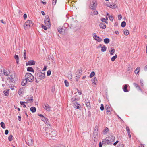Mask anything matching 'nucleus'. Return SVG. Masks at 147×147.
Here are the masks:
<instances>
[{
  "mask_svg": "<svg viewBox=\"0 0 147 147\" xmlns=\"http://www.w3.org/2000/svg\"><path fill=\"white\" fill-rule=\"evenodd\" d=\"M101 20L102 22H105V23L107 24L108 22L106 20V19L104 18H102L101 19Z\"/></svg>",
  "mask_w": 147,
  "mask_h": 147,
  "instance_id": "obj_47",
  "label": "nucleus"
},
{
  "mask_svg": "<svg viewBox=\"0 0 147 147\" xmlns=\"http://www.w3.org/2000/svg\"><path fill=\"white\" fill-rule=\"evenodd\" d=\"M44 22L48 27H50L51 26L49 18L48 15L46 16L44 20Z\"/></svg>",
  "mask_w": 147,
  "mask_h": 147,
  "instance_id": "obj_7",
  "label": "nucleus"
},
{
  "mask_svg": "<svg viewBox=\"0 0 147 147\" xmlns=\"http://www.w3.org/2000/svg\"><path fill=\"white\" fill-rule=\"evenodd\" d=\"M33 97L32 96L30 98V99H29L28 101L30 103H32L33 102Z\"/></svg>",
  "mask_w": 147,
  "mask_h": 147,
  "instance_id": "obj_51",
  "label": "nucleus"
},
{
  "mask_svg": "<svg viewBox=\"0 0 147 147\" xmlns=\"http://www.w3.org/2000/svg\"><path fill=\"white\" fill-rule=\"evenodd\" d=\"M0 125L3 128L5 129V125L4 122H1L0 123Z\"/></svg>",
  "mask_w": 147,
  "mask_h": 147,
  "instance_id": "obj_39",
  "label": "nucleus"
},
{
  "mask_svg": "<svg viewBox=\"0 0 147 147\" xmlns=\"http://www.w3.org/2000/svg\"><path fill=\"white\" fill-rule=\"evenodd\" d=\"M9 90H4L3 91V92L4 93V95L5 96H7L8 95Z\"/></svg>",
  "mask_w": 147,
  "mask_h": 147,
  "instance_id": "obj_37",
  "label": "nucleus"
},
{
  "mask_svg": "<svg viewBox=\"0 0 147 147\" xmlns=\"http://www.w3.org/2000/svg\"><path fill=\"white\" fill-rule=\"evenodd\" d=\"M104 42L105 44H107L109 42L110 40L109 38H106L105 39H104Z\"/></svg>",
  "mask_w": 147,
  "mask_h": 147,
  "instance_id": "obj_35",
  "label": "nucleus"
},
{
  "mask_svg": "<svg viewBox=\"0 0 147 147\" xmlns=\"http://www.w3.org/2000/svg\"><path fill=\"white\" fill-rule=\"evenodd\" d=\"M97 5V1L96 0L93 1L92 3H90L89 6V8L93 10H95L96 9Z\"/></svg>",
  "mask_w": 147,
  "mask_h": 147,
  "instance_id": "obj_5",
  "label": "nucleus"
},
{
  "mask_svg": "<svg viewBox=\"0 0 147 147\" xmlns=\"http://www.w3.org/2000/svg\"><path fill=\"white\" fill-rule=\"evenodd\" d=\"M93 36L94 39L98 42H101L102 40V39L99 37L97 36L96 33H94L93 34Z\"/></svg>",
  "mask_w": 147,
  "mask_h": 147,
  "instance_id": "obj_11",
  "label": "nucleus"
},
{
  "mask_svg": "<svg viewBox=\"0 0 147 147\" xmlns=\"http://www.w3.org/2000/svg\"><path fill=\"white\" fill-rule=\"evenodd\" d=\"M57 0H53L52 4L53 5H55L56 3Z\"/></svg>",
  "mask_w": 147,
  "mask_h": 147,
  "instance_id": "obj_54",
  "label": "nucleus"
},
{
  "mask_svg": "<svg viewBox=\"0 0 147 147\" xmlns=\"http://www.w3.org/2000/svg\"><path fill=\"white\" fill-rule=\"evenodd\" d=\"M124 33L125 35H128L129 32L127 30H124Z\"/></svg>",
  "mask_w": 147,
  "mask_h": 147,
  "instance_id": "obj_41",
  "label": "nucleus"
},
{
  "mask_svg": "<svg viewBox=\"0 0 147 147\" xmlns=\"http://www.w3.org/2000/svg\"><path fill=\"white\" fill-rule=\"evenodd\" d=\"M51 74V71L50 70H48L47 72V76H49Z\"/></svg>",
  "mask_w": 147,
  "mask_h": 147,
  "instance_id": "obj_56",
  "label": "nucleus"
},
{
  "mask_svg": "<svg viewBox=\"0 0 147 147\" xmlns=\"http://www.w3.org/2000/svg\"><path fill=\"white\" fill-rule=\"evenodd\" d=\"M30 110L32 112L34 113L36 111V108L34 107H32L30 108Z\"/></svg>",
  "mask_w": 147,
  "mask_h": 147,
  "instance_id": "obj_27",
  "label": "nucleus"
},
{
  "mask_svg": "<svg viewBox=\"0 0 147 147\" xmlns=\"http://www.w3.org/2000/svg\"><path fill=\"white\" fill-rule=\"evenodd\" d=\"M101 48L102 52H105L106 50L107 47L105 45L103 46L102 47H101Z\"/></svg>",
  "mask_w": 147,
  "mask_h": 147,
  "instance_id": "obj_29",
  "label": "nucleus"
},
{
  "mask_svg": "<svg viewBox=\"0 0 147 147\" xmlns=\"http://www.w3.org/2000/svg\"><path fill=\"white\" fill-rule=\"evenodd\" d=\"M74 107L75 108L81 110V107L80 106V105L76 102H75L74 103Z\"/></svg>",
  "mask_w": 147,
  "mask_h": 147,
  "instance_id": "obj_13",
  "label": "nucleus"
},
{
  "mask_svg": "<svg viewBox=\"0 0 147 147\" xmlns=\"http://www.w3.org/2000/svg\"><path fill=\"white\" fill-rule=\"evenodd\" d=\"M9 133V131L7 129L5 131V135H7Z\"/></svg>",
  "mask_w": 147,
  "mask_h": 147,
  "instance_id": "obj_58",
  "label": "nucleus"
},
{
  "mask_svg": "<svg viewBox=\"0 0 147 147\" xmlns=\"http://www.w3.org/2000/svg\"><path fill=\"white\" fill-rule=\"evenodd\" d=\"M95 72L94 71L92 72L90 75L89 77L90 78H92V77H93L94 75H95Z\"/></svg>",
  "mask_w": 147,
  "mask_h": 147,
  "instance_id": "obj_44",
  "label": "nucleus"
},
{
  "mask_svg": "<svg viewBox=\"0 0 147 147\" xmlns=\"http://www.w3.org/2000/svg\"><path fill=\"white\" fill-rule=\"evenodd\" d=\"M42 27L45 30H47V28H49L47 26V25H46V26H45L43 24L42 25Z\"/></svg>",
  "mask_w": 147,
  "mask_h": 147,
  "instance_id": "obj_43",
  "label": "nucleus"
},
{
  "mask_svg": "<svg viewBox=\"0 0 147 147\" xmlns=\"http://www.w3.org/2000/svg\"><path fill=\"white\" fill-rule=\"evenodd\" d=\"M23 88H20L18 91V94L19 95H20L22 94V93L23 92Z\"/></svg>",
  "mask_w": 147,
  "mask_h": 147,
  "instance_id": "obj_30",
  "label": "nucleus"
},
{
  "mask_svg": "<svg viewBox=\"0 0 147 147\" xmlns=\"http://www.w3.org/2000/svg\"><path fill=\"white\" fill-rule=\"evenodd\" d=\"M111 50L109 51L111 55H113L115 52V50L113 48L111 47Z\"/></svg>",
  "mask_w": 147,
  "mask_h": 147,
  "instance_id": "obj_25",
  "label": "nucleus"
},
{
  "mask_svg": "<svg viewBox=\"0 0 147 147\" xmlns=\"http://www.w3.org/2000/svg\"><path fill=\"white\" fill-rule=\"evenodd\" d=\"M13 136L12 135H10L8 137V140L9 141H11L12 140Z\"/></svg>",
  "mask_w": 147,
  "mask_h": 147,
  "instance_id": "obj_46",
  "label": "nucleus"
},
{
  "mask_svg": "<svg viewBox=\"0 0 147 147\" xmlns=\"http://www.w3.org/2000/svg\"><path fill=\"white\" fill-rule=\"evenodd\" d=\"M140 69V68L139 67H137L136 69L135 70V73L136 74H138L139 72Z\"/></svg>",
  "mask_w": 147,
  "mask_h": 147,
  "instance_id": "obj_33",
  "label": "nucleus"
},
{
  "mask_svg": "<svg viewBox=\"0 0 147 147\" xmlns=\"http://www.w3.org/2000/svg\"><path fill=\"white\" fill-rule=\"evenodd\" d=\"M118 19L119 20H120L122 18V16L121 15H119L118 16Z\"/></svg>",
  "mask_w": 147,
  "mask_h": 147,
  "instance_id": "obj_59",
  "label": "nucleus"
},
{
  "mask_svg": "<svg viewBox=\"0 0 147 147\" xmlns=\"http://www.w3.org/2000/svg\"><path fill=\"white\" fill-rule=\"evenodd\" d=\"M134 85L136 88H137L139 89H140V86L137 84L134 83Z\"/></svg>",
  "mask_w": 147,
  "mask_h": 147,
  "instance_id": "obj_50",
  "label": "nucleus"
},
{
  "mask_svg": "<svg viewBox=\"0 0 147 147\" xmlns=\"http://www.w3.org/2000/svg\"><path fill=\"white\" fill-rule=\"evenodd\" d=\"M107 6L108 7H109L110 8H112L113 9L115 8L116 7V4H113V3H109L108 4Z\"/></svg>",
  "mask_w": 147,
  "mask_h": 147,
  "instance_id": "obj_14",
  "label": "nucleus"
},
{
  "mask_svg": "<svg viewBox=\"0 0 147 147\" xmlns=\"http://www.w3.org/2000/svg\"><path fill=\"white\" fill-rule=\"evenodd\" d=\"M10 72L8 70H4V74L5 75L7 76L10 74Z\"/></svg>",
  "mask_w": 147,
  "mask_h": 147,
  "instance_id": "obj_22",
  "label": "nucleus"
},
{
  "mask_svg": "<svg viewBox=\"0 0 147 147\" xmlns=\"http://www.w3.org/2000/svg\"><path fill=\"white\" fill-rule=\"evenodd\" d=\"M35 76L36 79L37 78L38 80H41L45 78V76L44 73L40 72L36 73Z\"/></svg>",
  "mask_w": 147,
  "mask_h": 147,
  "instance_id": "obj_3",
  "label": "nucleus"
},
{
  "mask_svg": "<svg viewBox=\"0 0 147 147\" xmlns=\"http://www.w3.org/2000/svg\"><path fill=\"white\" fill-rule=\"evenodd\" d=\"M128 87V85L126 84L125 85L123 88V90L125 92H128V90L127 89V88Z\"/></svg>",
  "mask_w": 147,
  "mask_h": 147,
  "instance_id": "obj_21",
  "label": "nucleus"
},
{
  "mask_svg": "<svg viewBox=\"0 0 147 147\" xmlns=\"http://www.w3.org/2000/svg\"><path fill=\"white\" fill-rule=\"evenodd\" d=\"M82 72V70L81 69H79L78 71L76 72V73L78 74H81Z\"/></svg>",
  "mask_w": 147,
  "mask_h": 147,
  "instance_id": "obj_49",
  "label": "nucleus"
},
{
  "mask_svg": "<svg viewBox=\"0 0 147 147\" xmlns=\"http://www.w3.org/2000/svg\"><path fill=\"white\" fill-rule=\"evenodd\" d=\"M10 82H15L17 80L15 73L11 74L9 78Z\"/></svg>",
  "mask_w": 147,
  "mask_h": 147,
  "instance_id": "obj_8",
  "label": "nucleus"
},
{
  "mask_svg": "<svg viewBox=\"0 0 147 147\" xmlns=\"http://www.w3.org/2000/svg\"><path fill=\"white\" fill-rule=\"evenodd\" d=\"M126 130L127 131V133L129 134L130 133V130L129 127L127 126L126 127Z\"/></svg>",
  "mask_w": 147,
  "mask_h": 147,
  "instance_id": "obj_48",
  "label": "nucleus"
},
{
  "mask_svg": "<svg viewBox=\"0 0 147 147\" xmlns=\"http://www.w3.org/2000/svg\"><path fill=\"white\" fill-rule=\"evenodd\" d=\"M76 76L77 78H79L81 76V74H76Z\"/></svg>",
  "mask_w": 147,
  "mask_h": 147,
  "instance_id": "obj_63",
  "label": "nucleus"
},
{
  "mask_svg": "<svg viewBox=\"0 0 147 147\" xmlns=\"http://www.w3.org/2000/svg\"><path fill=\"white\" fill-rule=\"evenodd\" d=\"M98 126L96 125L94 128V129L93 132V136L95 138L98 136Z\"/></svg>",
  "mask_w": 147,
  "mask_h": 147,
  "instance_id": "obj_9",
  "label": "nucleus"
},
{
  "mask_svg": "<svg viewBox=\"0 0 147 147\" xmlns=\"http://www.w3.org/2000/svg\"><path fill=\"white\" fill-rule=\"evenodd\" d=\"M28 143L29 144L31 145H32L33 144V141L31 137H30L28 138Z\"/></svg>",
  "mask_w": 147,
  "mask_h": 147,
  "instance_id": "obj_17",
  "label": "nucleus"
},
{
  "mask_svg": "<svg viewBox=\"0 0 147 147\" xmlns=\"http://www.w3.org/2000/svg\"><path fill=\"white\" fill-rule=\"evenodd\" d=\"M27 22L30 24V27L31 26L33 25V23H32V21L31 20H28L26 21Z\"/></svg>",
  "mask_w": 147,
  "mask_h": 147,
  "instance_id": "obj_38",
  "label": "nucleus"
},
{
  "mask_svg": "<svg viewBox=\"0 0 147 147\" xmlns=\"http://www.w3.org/2000/svg\"><path fill=\"white\" fill-rule=\"evenodd\" d=\"M112 140L111 139H110V138H108L107 139L106 138V139H104L102 142V144L103 145H106V144H108L109 143L111 142H113L114 141V140L115 139V137L113 136H111Z\"/></svg>",
  "mask_w": 147,
  "mask_h": 147,
  "instance_id": "obj_4",
  "label": "nucleus"
},
{
  "mask_svg": "<svg viewBox=\"0 0 147 147\" xmlns=\"http://www.w3.org/2000/svg\"><path fill=\"white\" fill-rule=\"evenodd\" d=\"M14 57L16 60V63L18 64L19 63V57L18 55H15Z\"/></svg>",
  "mask_w": 147,
  "mask_h": 147,
  "instance_id": "obj_31",
  "label": "nucleus"
},
{
  "mask_svg": "<svg viewBox=\"0 0 147 147\" xmlns=\"http://www.w3.org/2000/svg\"><path fill=\"white\" fill-rule=\"evenodd\" d=\"M71 100L73 102H74V101L76 102V101H78L79 100V98H72Z\"/></svg>",
  "mask_w": 147,
  "mask_h": 147,
  "instance_id": "obj_40",
  "label": "nucleus"
},
{
  "mask_svg": "<svg viewBox=\"0 0 147 147\" xmlns=\"http://www.w3.org/2000/svg\"><path fill=\"white\" fill-rule=\"evenodd\" d=\"M94 11L93 12H91V15L92 16L94 15H97L98 14V12L97 11L96 9L95 10H94Z\"/></svg>",
  "mask_w": 147,
  "mask_h": 147,
  "instance_id": "obj_28",
  "label": "nucleus"
},
{
  "mask_svg": "<svg viewBox=\"0 0 147 147\" xmlns=\"http://www.w3.org/2000/svg\"><path fill=\"white\" fill-rule=\"evenodd\" d=\"M25 78L28 82H32L34 80V76L30 73H28L25 76Z\"/></svg>",
  "mask_w": 147,
  "mask_h": 147,
  "instance_id": "obj_2",
  "label": "nucleus"
},
{
  "mask_svg": "<svg viewBox=\"0 0 147 147\" xmlns=\"http://www.w3.org/2000/svg\"><path fill=\"white\" fill-rule=\"evenodd\" d=\"M27 70L28 71H30L32 72H34V71L32 68L31 67H29L27 68Z\"/></svg>",
  "mask_w": 147,
  "mask_h": 147,
  "instance_id": "obj_26",
  "label": "nucleus"
},
{
  "mask_svg": "<svg viewBox=\"0 0 147 147\" xmlns=\"http://www.w3.org/2000/svg\"><path fill=\"white\" fill-rule=\"evenodd\" d=\"M117 147H124L123 145L121 144H119L117 146Z\"/></svg>",
  "mask_w": 147,
  "mask_h": 147,
  "instance_id": "obj_57",
  "label": "nucleus"
},
{
  "mask_svg": "<svg viewBox=\"0 0 147 147\" xmlns=\"http://www.w3.org/2000/svg\"><path fill=\"white\" fill-rule=\"evenodd\" d=\"M109 19L110 20L113 21V17L111 16H110L109 17Z\"/></svg>",
  "mask_w": 147,
  "mask_h": 147,
  "instance_id": "obj_53",
  "label": "nucleus"
},
{
  "mask_svg": "<svg viewBox=\"0 0 147 147\" xmlns=\"http://www.w3.org/2000/svg\"><path fill=\"white\" fill-rule=\"evenodd\" d=\"M86 105L87 107H90V102H86Z\"/></svg>",
  "mask_w": 147,
  "mask_h": 147,
  "instance_id": "obj_55",
  "label": "nucleus"
},
{
  "mask_svg": "<svg viewBox=\"0 0 147 147\" xmlns=\"http://www.w3.org/2000/svg\"><path fill=\"white\" fill-rule=\"evenodd\" d=\"M77 92L79 94L81 95L82 94V92L81 91L79 90L78 89H77Z\"/></svg>",
  "mask_w": 147,
  "mask_h": 147,
  "instance_id": "obj_61",
  "label": "nucleus"
},
{
  "mask_svg": "<svg viewBox=\"0 0 147 147\" xmlns=\"http://www.w3.org/2000/svg\"><path fill=\"white\" fill-rule=\"evenodd\" d=\"M100 27L102 29H105L106 28V25L103 23H100L99 24Z\"/></svg>",
  "mask_w": 147,
  "mask_h": 147,
  "instance_id": "obj_23",
  "label": "nucleus"
},
{
  "mask_svg": "<svg viewBox=\"0 0 147 147\" xmlns=\"http://www.w3.org/2000/svg\"><path fill=\"white\" fill-rule=\"evenodd\" d=\"M105 109L107 111V114L110 115L111 114V109L108 105H106L105 106Z\"/></svg>",
  "mask_w": 147,
  "mask_h": 147,
  "instance_id": "obj_10",
  "label": "nucleus"
},
{
  "mask_svg": "<svg viewBox=\"0 0 147 147\" xmlns=\"http://www.w3.org/2000/svg\"><path fill=\"white\" fill-rule=\"evenodd\" d=\"M45 106L43 107L47 111H50V109L51 107L48 104H45Z\"/></svg>",
  "mask_w": 147,
  "mask_h": 147,
  "instance_id": "obj_18",
  "label": "nucleus"
},
{
  "mask_svg": "<svg viewBox=\"0 0 147 147\" xmlns=\"http://www.w3.org/2000/svg\"><path fill=\"white\" fill-rule=\"evenodd\" d=\"M117 57V55L115 54V56L111 58V61H114Z\"/></svg>",
  "mask_w": 147,
  "mask_h": 147,
  "instance_id": "obj_36",
  "label": "nucleus"
},
{
  "mask_svg": "<svg viewBox=\"0 0 147 147\" xmlns=\"http://www.w3.org/2000/svg\"><path fill=\"white\" fill-rule=\"evenodd\" d=\"M100 109L101 111H103L104 109V105L103 104H101V107H100Z\"/></svg>",
  "mask_w": 147,
  "mask_h": 147,
  "instance_id": "obj_52",
  "label": "nucleus"
},
{
  "mask_svg": "<svg viewBox=\"0 0 147 147\" xmlns=\"http://www.w3.org/2000/svg\"><path fill=\"white\" fill-rule=\"evenodd\" d=\"M64 83L65 86L67 87H68L69 86V84L67 80H65Z\"/></svg>",
  "mask_w": 147,
  "mask_h": 147,
  "instance_id": "obj_45",
  "label": "nucleus"
},
{
  "mask_svg": "<svg viewBox=\"0 0 147 147\" xmlns=\"http://www.w3.org/2000/svg\"><path fill=\"white\" fill-rule=\"evenodd\" d=\"M35 64V62L33 60H30L28 62L26 63V65H34Z\"/></svg>",
  "mask_w": 147,
  "mask_h": 147,
  "instance_id": "obj_12",
  "label": "nucleus"
},
{
  "mask_svg": "<svg viewBox=\"0 0 147 147\" xmlns=\"http://www.w3.org/2000/svg\"><path fill=\"white\" fill-rule=\"evenodd\" d=\"M25 103H27V102H22V101L20 102V103L21 105H23V107L24 108H25L26 107V105L24 104Z\"/></svg>",
  "mask_w": 147,
  "mask_h": 147,
  "instance_id": "obj_34",
  "label": "nucleus"
},
{
  "mask_svg": "<svg viewBox=\"0 0 147 147\" xmlns=\"http://www.w3.org/2000/svg\"><path fill=\"white\" fill-rule=\"evenodd\" d=\"M70 25L71 27L73 28H74L76 26V22L74 21H72L71 22Z\"/></svg>",
  "mask_w": 147,
  "mask_h": 147,
  "instance_id": "obj_20",
  "label": "nucleus"
},
{
  "mask_svg": "<svg viewBox=\"0 0 147 147\" xmlns=\"http://www.w3.org/2000/svg\"><path fill=\"white\" fill-rule=\"evenodd\" d=\"M91 81L92 83H94L95 85L96 84V82H95L96 81H97V79L96 77H94V78H92Z\"/></svg>",
  "mask_w": 147,
  "mask_h": 147,
  "instance_id": "obj_32",
  "label": "nucleus"
},
{
  "mask_svg": "<svg viewBox=\"0 0 147 147\" xmlns=\"http://www.w3.org/2000/svg\"><path fill=\"white\" fill-rule=\"evenodd\" d=\"M24 29L26 30L29 28L30 26V24L26 21L24 25Z\"/></svg>",
  "mask_w": 147,
  "mask_h": 147,
  "instance_id": "obj_15",
  "label": "nucleus"
},
{
  "mask_svg": "<svg viewBox=\"0 0 147 147\" xmlns=\"http://www.w3.org/2000/svg\"><path fill=\"white\" fill-rule=\"evenodd\" d=\"M58 30L59 33L62 34H65L67 31V28H63L61 27L58 28Z\"/></svg>",
  "mask_w": 147,
  "mask_h": 147,
  "instance_id": "obj_6",
  "label": "nucleus"
},
{
  "mask_svg": "<svg viewBox=\"0 0 147 147\" xmlns=\"http://www.w3.org/2000/svg\"><path fill=\"white\" fill-rule=\"evenodd\" d=\"M27 82H28V81L25 78L24 79L22 80L21 84L22 86H25L27 83Z\"/></svg>",
  "mask_w": 147,
  "mask_h": 147,
  "instance_id": "obj_19",
  "label": "nucleus"
},
{
  "mask_svg": "<svg viewBox=\"0 0 147 147\" xmlns=\"http://www.w3.org/2000/svg\"><path fill=\"white\" fill-rule=\"evenodd\" d=\"M109 131V129L107 127H106L103 131V134L105 135L107 134V132Z\"/></svg>",
  "mask_w": 147,
  "mask_h": 147,
  "instance_id": "obj_24",
  "label": "nucleus"
},
{
  "mask_svg": "<svg viewBox=\"0 0 147 147\" xmlns=\"http://www.w3.org/2000/svg\"><path fill=\"white\" fill-rule=\"evenodd\" d=\"M51 90L52 92H53L55 90V88L53 87H52L51 88Z\"/></svg>",
  "mask_w": 147,
  "mask_h": 147,
  "instance_id": "obj_64",
  "label": "nucleus"
},
{
  "mask_svg": "<svg viewBox=\"0 0 147 147\" xmlns=\"http://www.w3.org/2000/svg\"><path fill=\"white\" fill-rule=\"evenodd\" d=\"M23 17L24 19H26L27 17V15L26 14H24L23 16Z\"/></svg>",
  "mask_w": 147,
  "mask_h": 147,
  "instance_id": "obj_62",
  "label": "nucleus"
},
{
  "mask_svg": "<svg viewBox=\"0 0 147 147\" xmlns=\"http://www.w3.org/2000/svg\"><path fill=\"white\" fill-rule=\"evenodd\" d=\"M14 88H16V87L14 86H11L10 87V88L12 90H13L14 89Z\"/></svg>",
  "mask_w": 147,
  "mask_h": 147,
  "instance_id": "obj_60",
  "label": "nucleus"
},
{
  "mask_svg": "<svg viewBox=\"0 0 147 147\" xmlns=\"http://www.w3.org/2000/svg\"><path fill=\"white\" fill-rule=\"evenodd\" d=\"M126 25V24L125 22V21H123L121 23V26L122 27H124Z\"/></svg>",
  "mask_w": 147,
  "mask_h": 147,
  "instance_id": "obj_42",
  "label": "nucleus"
},
{
  "mask_svg": "<svg viewBox=\"0 0 147 147\" xmlns=\"http://www.w3.org/2000/svg\"><path fill=\"white\" fill-rule=\"evenodd\" d=\"M42 120L43 121H44L45 123L49 125V126H50L49 122L48 121V119H47L46 117H43L42 118Z\"/></svg>",
  "mask_w": 147,
  "mask_h": 147,
  "instance_id": "obj_16",
  "label": "nucleus"
},
{
  "mask_svg": "<svg viewBox=\"0 0 147 147\" xmlns=\"http://www.w3.org/2000/svg\"><path fill=\"white\" fill-rule=\"evenodd\" d=\"M45 135L50 139L55 140V137L57 135L56 132L52 129L47 128L46 129Z\"/></svg>",
  "mask_w": 147,
  "mask_h": 147,
  "instance_id": "obj_1",
  "label": "nucleus"
}]
</instances>
